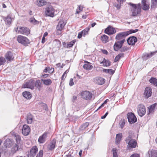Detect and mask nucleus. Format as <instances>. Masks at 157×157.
Masks as SVG:
<instances>
[{
    "label": "nucleus",
    "instance_id": "f257e3e1",
    "mask_svg": "<svg viewBox=\"0 0 157 157\" xmlns=\"http://www.w3.org/2000/svg\"><path fill=\"white\" fill-rule=\"evenodd\" d=\"M129 4L131 6L130 10L132 16H136L140 13L141 6L140 3L138 4H134L130 3H129Z\"/></svg>",
    "mask_w": 157,
    "mask_h": 157
},
{
    "label": "nucleus",
    "instance_id": "f03ea898",
    "mask_svg": "<svg viewBox=\"0 0 157 157\" xmlns=\"http://www.w3.org/2000/svg\"><path fill=\"white\" fill-rule=\"evenodd\" d=\"M17 40L19 43L25 46L29 44V40L27 37L21 35L18 36Z\"/></svg>",
    "mask_w": 157,
    "mask_h": 157
},
{
    "label": "nucleus",
    "instance_id": "7ed1b4c3",
    "mask_svg": "<svg viewBox=\"0 0 157 157\" xmlns=\"http://www.w3.org/2000/svg\"><path fill=\"white\" fill-rule=\"evenodd\" d=\"M127 117L128 121L131 124H134L137 121V118L134 114L132 113H128Z\"/></svg>",
    "mask_w": 157,
    "mask_h": 157
},
{
    "label": "nucleus",
    "instance_id": "20e7f679",
    "mask_svg": "<svg viewBox=\"0 0 157 157\" xmlns=\"http://www.w3.org/2000/svg\"><path fill=\"white\" fill-rule=\"evenodd\" d=\"M137 111L138 115L141 117L143 116L145 114L146 109L145 106L142 104H140L138 105Z\"/></svg>",
    "mask_w": 157,
    "mask_h": 157
},
{
    "label": "nucleus",
    "instance_id": "39448f33",
    "mask_svg": "<svg viewBox=\"0 0 157 157\" xmlns=\"http://www.w3.org/2000/svg\"><path fill=\"white\" fill-rule=\"evenodd\" d=\"M17 29L18 30V32L22 34L27 35L30 33L29 29L26 27H20Z\"/></svg>",
    "mask_w": 157,
    "mask_h": 157
},
{
    "label": "nucleus",
    "instance_id": "423d86ee",
    "mask_svg": "<svg viewBox=\"0 0 157 157\" xmlns=\"http://www.w3.org/2000/svg\"><path fill=\"white\" fill-rule=\"evenodd\" d=\"M82 97L84 99L86 100H89L91 99L92 94L87 91H85L82 92L81 93Z\"/></svg>",
    "mask_w": 157,
    "mask_h": 157
},
{
    "label": "nucleus",
    "instance_id": "0eeeda50",
    "mask_svg": "<svg viewBox=\"0 0 157 157\" xmlns=\"http://www.w3.org/2000/svg\"><path fill=\"white\" fill-rule=\"evenodd\" d=\"M35 81L33 79L30 80L29 82L25 83L23 86L24 88H30L33 89L34 88Z\"/></svg>",
    "mask_w": 157,
    "mask_h": 157
},
{
    "label": "nucleus",
    "instance_id": "6e6552de",
    "mask_svg": "<svg viewBox=\"0 0 157 157\" xmlns=\"http://www.w3.org/2000/svg\"><path fill=\"white\" fill-rule=\"evenodd\" d=\"M54 9L51 6L46 9L45 14L48 16L53 17L54 16Z\"/></svg>",
    "mask_w": 157,
    "mask_h": 157
},
{
    "label": "nucleus",
    "instance_id": "1a4fd4ad",
    "mask_svg": "<svg viewBox=\"0 0 157 157\" xmlns=\"http://www.w3.org/2000/svg\"><path fill=\"white\" fill-rule=\"evenodd\" d=\"M141 8L145 11L148 10L150 8L149 2L146 0H142Z\"/></svg>",
    "mask_w": 157,
    "mask_h": 157
},
{
    "label": "nucleus",
    "instance_id": "9d476101",
    "mask_svg": "<svg viewBox=\"0 0 157 157\" xmlns=\"http://www.w3.org/2000/svg\"><path fill=\"white\" fill-rule=\"evenodd\" d=\"M137 38L134 36L129 37L127 40L128 44L130 45H133L137 41Z\"/></svg>",
    "mask_w": 157,
    "mask_h": 157
},
{
    "label": "nucleus",
    "instance_id": "9b49d317",
    "mask_svg": "<svg viewBox=\"0 0 157 157\" xmlns=\"http://www.w3.org/2000/svg\"><path fill=\"white\" fill-rule=\"evenodd\" d=\"M30 132V128L27 125H24L23 126L22 130V133L23 135L25 136H27Z\"/></svg>",
    "mask_w": 157,
    "mask_h": 157
},
{
    "label": "nucleus",
    "instance_id": "f8f14e48",
    "mask_svg": "<svg viewBox=\"0 0 157 157\" xmlns=\"http://www.w3.org/2000/svg\"><path fill=\"white\" fill-rule=\"evenodd\" d=\"M125 41V39L118 41L115 43L113 46V49H120L122 47V45Z\"/></svg>",
    "mask_w": 157,
    "mask_h": 157
},
{
    "label": "nucleus",
    "instance_id": "ddd939ff",
    "mask_svg": "<svg viewBox=\"0 0 157 157\" xmlns=\"http://www.w3.org/2000/svg\"><path fill=\"white\" fill-rule=\"evenodd\" d=\"M105 32L106 33L110 35L115 33L116 30L114 28L109 26L105 30Z\"/></svg>",
    "mask_w": 157,
    "mask_h": 157
},
{
    "label": "nucleus",
    "instance_id": "4468645a",
    "mask_svg": "<svg viewBox=\"0 0 157 157\" xmlns=\"http://www.w3.org/2000/svg\"><path fill=\"white\" fill-rule=\"evenodd\" d=\"M38 151V148L36 146L33 147L30 150V153L28 157H34Z\"/></svg>",
    "mask_w": 157,
    "mask_h": 157
},
{
    "label": "nucleus",
    "instance_id": "2eb2a0df",
    "mask_svg": "<svg viewBox=\"0 0 157 157\" xmlns=\"http://www.w3.org/2000/svg\"><path fill=\"white\" fill-rule=\"evenodd\" d=\"M48 133V132H45L39 137L38 141L39 143L43 144L46 141Z\"/></svg>",
    "mask_w": 157,
    "mask_h": 157
},
{
    "label": "nucleus",
    "instance_id": "dca6fc26",
    "mask_svg": "<svg viewBox=\"0 0 157 157\" xmlns=\"http://www.w3.org/2000/svg\"><path fill=\"white\" fill-rule=\"evenodd\" d=\"M66 24V21L63 20L60 21L57 25L56 27L57 30H62Z\"/></svg>",
    "mask_w": 157,
    "mask_h": 157
},
{
    "label": "nucleus",
    "instance_id": "f3484780",
    "mask_svg": "<svg viewBox=\"0 0 157 157\" xmlns=\"http://www.w3.org/2000/svg\"><path fill=\"white\" fill-rule=\"evenodd\" d=\"M105 79L101 77H96L94 79V82L99 85L103 84L105 83Z\"/></svg>",
    "mask_w": 157,
    "mask_h": 157
},
{
    "label": "nucleus",
    "instance_id": "a211bd4d",
    "mask_svg": "<svg viewBox=\"0 0 157 157\" xmlns=\"http://www.w3.org/2000/svg\"><path fill=\"white\" fill-rule=\"evenodd\" d=\"M151 88L149 87H146L144 93V95L145 98L147 99L151 96Z\"/></svg>",
    "mask_w": 157,
    "mask_h": 157
},
{
    "label": "nucleus",
    "instance_id": "6ab92c4d",
    "mask_svg": "<svg viewBox=\"0 0 157 157\" xmlns=\"http://www.w3.org/2000/svg\"><path fill=\"white\" fill-rule=\"evenodd\" d=\"M157 52V51L153 52H151L149 54L146 53H144L143 54L142 58L144 60H146L155 54Z\"/></svg>",
    "mask_w": 157,
    "mask_h": 157
},
{
    "label": "nucleus",
    "instance_id": "aec40b11",
    "mask_svg": "<svg viewBox=\"0 0 157 157\" xmlns=\"http://www.w3.org/2000/svg\"><path fill=\"white\" fill-rule=\"evenodd\" d=\"M5 56L7 61H11L14 58L13 53L10 51H9L6 53Z\"/></svg>",
    "mask_w": 157,
    "mask_h": 157
},
{
    "label": "nucleus",
    "instance_id": "412c9836",
    "mask_svg": "<svg viewBox=\"0 0 157 157\" xmlns=\"http://www.w3.org/2000/svg\"><path fill=\"white\" fill-rule=\"evenodd\" d=\"M127 36L126 32H121L118 33L116 36L117 40H120L122 39H125L124 38Z\"/></svg>",
    "mask_w": 157,
    "mask_h": 157
},
{
    "label": "nucleus",
    "instance_id": "4be33fe9",
    "mask_svg": "<svg viewBox=\"0 0 157 157\" xmlns=\"http://www.w3.org/2000/svg\"><path fill=\"white\" fill-rule=\"evenodd\" d=\"M56 143V140L53 139L50 143L48 146L49 150L52 151L55 148Z\"/></svg>",
    "mask_w": 157,
    "mask_h": 157
},
{
    "label": "nucleus",
    "instance_id": "5701e85b",
    "mask_svg": "<svg viewBox=\"0 0 157 157\" xmlns=\"http://www.w3.org/2000/svg\"><path fill=\"white\" fill-rule=\"evenodd\" d=\"M35 86L38 89V90L40 91L42 89L43 84L40 80H37L36 81Z\"/></svg>",
    "mask_w": 157,
    "mask_h": 157
},
{
    "label": "nucleus",
    "instance_id": "b1692460",
    "mask_svg": "<svg viewBox=\"0 0 157 157\" xmlns=\"http://www.w3.org/2000/svg\"><path fill=\"white\" fill-rule=\"evenodd\" d=\"M149 157H157V151L151 150L148 152Z\"/></svg>",
    "mask_w": 157,
    "mask_h": 157
},
{
    "label": "nucleus",
    "instance_id": "393cba45",
    "mask_svg": "<svg viewBox=\"0 0 157 157\" xmlns=\"http://www.w3.org/2000/svg\"><path fill=\"white\" fill-rule=\"evenodd\" d=\"M41 80L43 82L44 84L46 86H49L52 83V80L49 78L48 79H41Z\"/></svg>",
    "mask_w": 157,
    "mask_h": 157
},
{
    "label": "nucleus",
    "instance_id": "a878e982",
    "mask_svg": "<svg viewBox=\"0 0 157 157\" xmlns=\"http://www.w3.org/2000/svg\"><path fill=\"white\" fill-rule=\"evenodd\" d=\"M23 96L24 97L27 99H30L32 97L31 93L28 91H25L22 93Z\"/></svg>",
    "mask_w": 157,
    "mask_h": 157
},
{
    "label": "nucleus",
    "instance_id": "bb28decb",
    "mask_svg": "<svg viewBox=\"0 0 157 157\" xmlns=\"http://www.w3.org/2000/svg\"><path fill=\"white\" fill-rule=\"evenodd\" d=\"M47 2L44 0H37L36 4L39 6H41L47 4Z\"/></svg>",
    "mask_w": 157,
    "mask_h": 157
},
{
    "label": "nucleus",
    "instance_id": "cd10ccee",
    "mask_svg": "<svg viewBox=\"0 0 157 157\" xmlns=\"http://www.w3.org/2000/svg\"><path fill=\"white\" fill-rule=\"evenodd\" d=\"M128 144L130 147L135 148L136 146V142L135 140H131V141H129Z\"/></svg>",
    "mask_w": 157,
    "mask_h": 157
},
{
    "label": "nucleus",
    "instance_id": "c85d7f7f",
    "mask_svg": "<svg viewBox=\"0 0 157 157\" xmlns=\"http://www.w3.org/2000/svg\"><path fill=\"white\" fill-rule=\"evenodd\" d=\"M103 63V66L109 67L110 65L111 62L109 60L104 58L103 61L100 63Z\"/></svg>",
    "mask_w": 157,
    "mask_h": 157
},
{
    "label": "nucleus",
    "instance_id": "c756f323",
    "mask_svg": "<svg viewBox=\"0 0 157 157\" xmlns=\"http://www.w3.org/2000/svg\"><path fill=\"white\" fill-rule=\"evenodd\" d=\"M33 117L32 115L30 113L28 114L27 117V121L28 124H31L32 122Z\"/></svg>",
    "mask_w": 157,
    "mask_h": 157
},
{
    "label": "nucleus",
    "instance_id": "7c9ffc66",
    "mask_svg": "<svg viewBox=\"0 0 157 157\" xmlns=\"http://www.w3.org/2000/svg\"><path fill=\"white\" fill-rule=\"evenodd\" d=\"M157 7V0H151V9H154Z\"/></svg>",
    "mask_w": 157,
    "mask_h": 157
},
{
    "label": "nucleus",
    "instance_id": "2f4dec72",
    "mask_svg": "<svg viewBox=\"0 0 157 157\" xmlns=\"http://www.w3.org/2000/svg\"><path fill=\"white\" fill-rule=\"evenodd\" d=\"M19 146L18 144H15L12 147L11 152L13 153H15L18 150Z\"/></svg>",
    "mask_w": 157,
    "mask_h": 157
},
{
    "label": "nucleus",
    "instance_id": "473e14b6",
    "mask_svg": "<svg viewBox=\"0 0 157 157\" xmlns=\"http://www.w3.org/2000/svg\"><path fill=\"white\" fill-rule=\"evenodd\" d=\"M54 71V69L53 68H50L49 67H46L44 70L43 72L45 73L48 72L49 73H52Z\"/></svg>",
    "mask_w": 157,
    "mask_h": 157
},
{
    "label": "nucleus",
    "instance_id": "72a5a7b5",
    "mask_svg": "<svg viewBox=\"0 0 157 157\" xmlns=\"http://www.w3.org/2000/svg\"><path fill=\"white\" fill-rule=\"evenodd\" d=\"M149 82L155 86H157V79L156 78L152 77L149 80Z\"/></svg>",
    "mask_w": 157,
    "mask_h": 157
},
{
    "label": "nucleus",
    "instance_id": "f704fd0d",
    "mask_svg": "<svg viewBox=\"0 0 157 157\" xmlns=\"http://www.w3.org/2000/svg\"><path fill=\"white\" fill-rule=\"evenodd\" d=\"M101 40L104 43H106L109 41L108 36L105 35L101 36Z\"/></svg>",
    "mask_w": 157,
    "mask_h": 157
},
{
    "label": "nucleus",
    "instance_id": "c9c22d12",
    "mask_svg": "<svg viewBox=\"0 0 157 157\" xmlns=\"http://www.w3.org/2000/svg\"><path fill=\"white\" fill-rule=\"evenodd\" d=\"M11 16L10 14H9L5 19V21L9 25L11 23Z\"/></svg>",
    "mask_w": 157,
    "mask_h": 157
},
{
    "label": "nucleus",
    "instance_id": "e433bc0d",
    "mask_svg": "<svg viewBox=\"0 0 157 157\" xmlns=\"http://www.w3.org/2000/svg\"><path fill=\"white\" fill-rule=\"evenodd\" d=\"M11 142L10 139H8L6 140L4 143L6 147H10L11 146Z\"/></svg>",
    "mask_w": 157,
    "mask_h": 157
},
{
    "label": "nucleus",
    "instance_id": "4c0bfd02",
    "mask_svg": "<svg viewBox=\"0 0 157 157\" xmlns=\"http://www.w3.org/2000/svg\"><path fill=\"white\" fill-rule=\"evenodd\" d=\"M83 67L86 70H89L92 68L93 66L89 63L85 64L83 66Z\"/></svg>",
    "mask_w": 157,
    "mask_h": 157
},
{
    "label": "nucleus",
    "instance_id": "58836bf2",
    "mask_svg": "<svg viewBox=\"0 0 157 157\" xmlns=\"http://www.w3.org/2000/svg\"><path fill=\"white\" fill-rule=\"evenodd\" d=\"M121 136L122 134H117L116 138V142L117 143H119L121 140Z\"/></svg>",
    "mask_w": 157,
    "mask_h": 157
},
{
    "label": "nucleus",
    "instance_id": "ea45409f",
    "mask_svg": "<svg viewBox=\"0 0 157 157\" xmlns=\"http://www.w3.org/2000/svg\"><path fill=\"white\" fill-rule=\"evenodd\" d=\"M124 55L123 53H122L119 54L117 56H116L114 59V62H117L121 57H123L124 56Z\"/></svg>",
    "mask_w": 157,
    "mask_h": 157
},
{
    "label": "nucleus",
    "instance_id": "a19ab883",
    "mask_svg": "<svg viewBox=\"0 0 157 157\" xmlns=\"http://www.w3.org/2000/svg\"><path fill=\"white\" fill-rule=\"evenodd\" d=\"M89 125V123L85 122L81 126L80 129L81 130H82L85 129Z\"/></svg>",
    "mask_w": 157,
    "mask_h": 157
},
{
    "label": "nucleus",
    "instance_id": "79ce46f5",
    "mask_svg": "<svg viewBox=\"0 0 157 157\" xmlns=\"http://www.w3.org/2000/svg\"><path fill=\"white\" fill-rule=\"evenodd\" d=\"M90 28L87 27L81 31L83 36H85L86 35L88 34V33L90 30Z\"/></svg>",
    "mask_w": 157,
    "mask_h": 157
},
{
    "label": "nucleus",
    "instance_id": "37998d69",
    "mask_svg": "<svg viewBox=\"0 0 157 157\" xmlns=\"http://www.w3.org/2000/svg\"><path fill=\"white\" fill-rule=\"evenodd\" d=\"M157 106V103H155L150 106L149 108V112L151 113L153 111L155 106Z\"/></svg>",
    "mask_w": 157,
    "mask_h": 157
},
{
    "label": "nucleus",
    "instance_id": "c03bdc74",
    "mask_svg": "<svg viewBox=\"0 0 157 157\" xmlns=\"http://www.w3.org/2000/svg\"><path fill=\"white\" fill-rule=\"evenodd\" d=\"M138 31V29H136L134 30V29H130V30L127 31H126V33L128 36V35L131 34L132 33H136Z\"/></svg>",
    "mask_w": 157,
    "mask_h": 157
},
{
    "label": "nucleus",
    "instance_id": "a18cd8bd",
    "mask_svg": "<svg viewBox=\"0 0 157 157\" xmlns=\"http://www.w3.org/2000/svg\"><path fill=\"white\" fill-rule=\"evenodd\" d=\"M75 42V40H74L69 43H67V48H70L73 46Z\"/></svg>",
    "mask_w": 157,
    "mask_h": 157
},
{
    "label": "nucleus",
    "instance_id": "49530a36",
    "mask_svg": "<svg viewBox=\"0 0 157 157\" xmlns=\"http://www.w3.org/2000/svg\"><path fill=\"white\" fill-rule=\"evenodd\" d=\"M83 7V6L81 5L78 6V8H77L76 10V13H79L82 10Z\"/></svg>",
    "mask_w": 157,
    "mask_h": 157
},
{
    "label": "nucleus",
    "instance_id": "de8ad7c7",
    "mask_svg": "<svg viewBox=\"0 0 157 157\" xmlns=\"http://www.w3.org/2000/svg\"><path fill=\"white\" fill-rule=\"evenodd\" d=\"M15 140L17 142V144H18L20 143V140H21V137L19 135L17 134H15Z\"/></svg>",
    "mask_w": 157,
    "mask_h": 157
},
{
    "label": "nucleus",
    "instance_id": "09e8293b",
    "mask_svg": "<svg viewBox=\"0 0 157 157\" xmlns=\"http://www.w3.org/2000/svg\"><path fill=\"white\" fill-rule=\"evenodd\" d=\"M6 62V60L5 58L3 57H0V66L4 64Z\"/></svg>",
    "mask_w": 157,
    "mask_h": 157
},
{
    "label": "nucleus",
    "instance_id": "8fccbe9b",
    "mask_svg": "<svg viewBox=\"0 0 157 157\" xmlns=\"http://www.w3.org/2000/svg\"><path fill=\"white\" fill-rule=\"evenodd\" d=\"M117 1L118 3H119V4H117L116 7L118 9H119L120 8V5L121 4L123 3V2H125V0H117Z\"/></svg>",
    "mask_w": 157,
    "mask_h": 157
},
{
    "label": "nucleus",
    "instance_id": "3c124183",
    "mask_svg": "<svg viewBox=\"0 0 157 157\" xmlns=\"http://www.w3.org/2000/svg\"><path fill=\"white\" fill-rule=\"evenodd\" d=\"M125 121L124 119L121 120L120 121L119 125H120L121 128H122L124 127V125L125 124Z\"/></svg>",
    "mask_w": 157,
    "mask_h": 157
},
{
    "label": "nucleus",
    "instance_id": "603ef678",
    "mask_svg": "<svg viewBox=\"0 0 157 157\" xmlns=\"http://www.w3.org/2000/svg\"><path fill=\"white\" fill-rule=\"evenodd\" d=\"M112 151L113 153V157H118V155L117 152V149L116 148H113L112 149Z\"/></svg>",
    "mask_w": 157,
    "mask_h": 157
},
{
    "label": "nucleus",
    "instance_id": "864d4df0",
    "mask_svg": "<svg viewBox=\"0 0 157 157\" xmlns=\"http://www.w3.org/2000/svg\"><path fill=\"white\" fill-rule=\"evenodd\" d=\"M43 150H40L39 153L37 154L36 157H42L43 155Z\"/></svg>",
    "mask_w": 157,
    "mask_h": 157
},
{
    "label": "nucleus",
    "instance_id": "5fc2aeb1",
    "mask_svg": "<svg viewBox=\"0 0 157 157\" xmlns=\"http://www.w3.org/2000/svg\"><path fill=\"white\" fill-rule=\"evenodd\" d=\"M132 140L131 139V136L130 135H129L127 137L125 141L127 143H128V142H129V141H131V140Z\"/></svg>",
    "mask_w": 157,
    "mask_h": 157
},
{
    "label": "nucleus",
    "instance_id": "6e6d98bb",
    "mask_svg": "<svg viewBox=\"0 0 157 157\" xmlns=\"http://www.w3.org/2000/svg\"><path fill=\"white\" fill-rule=\"evenodd\" d=\"M69 85L70 86H72L74 85V83L73 82V79L72 78H71L70 79V81L69 83Z\"/></svg>",
    "mask_w": 157,
    "mask_h": 157
},
{
    "label": "nucleus",
    "instance_id": "4d7b16f0",
    "mask_svg": "<svg viewBox=\"0 0 157 157\" xmlns=\"http://www.w3.org/2000/svg\"><path fill=\"white\" fill-rule=\"evenodd\" d=\"M77 99V96H74L72 98V101L73 102H75Z\"/></svg>",
    "mask_w": 157,
    "mask_h": 157
},
{
    "label": "nucleus",
    "instance_id": "13d9d810",
    "mask_svg": "<svg viewBox=\"0 0 157 157\" xmlns=\"http://www.w3.org/2000/svg\"><path fill=\"white\" fill-rule=\"evenodd\" d=\"M30 22L31 23L35 24L36 21L34 18H31L30 20Z\"/></svg>",
    "mask_w": 157,
    "mask_h": 157
},
{
    "label": "nucleus",
    "instance_id": "bf43d9fd",
    "mask_svg": "<svg viewBox=\"0 0 157 157\" xmlns=\"http://www.w3.org/2000/svg\"><path fill=\"white\" fill-rule=\"evenodd\" d=\"M109 74L110 75H113L115 72V71L113 70L112 69H109Z\"/></svg>",
    "mask_w": 157,
    "mask_h": 157
},
{
    "label": "nucleus",
    "instance_id": "052dcab7",
    "mask_svg": "<svg viewBox=\"0 0 157 157\" xmlns=\"http://www.w3.org/2000/svg\"><path fill=\"white\" fill-rule=\"evenodd\" d=\"M56 66L57 67H60L61 68H62L63 67V64L61 65L60 63H58L56 64Z\"/></svg>",
    "mask_w": 157,
    "mask_h": 157
},
{
    "label": "nucleus",
    "instance_id": "680f3d73",
    "mask_svg": "<svg viewBox=\"0 0 157 157\" xmlns=\"http://www.w3.org/2000/svg\"><path fill=\"white\" fill-rule=\"evenodd\" d=\"M82 36H83V34L82 33V32H81L78 33V38H81Z\"/></svg>",
    "mask_w": 157,
    "mask_h": 157
},
{
    "label": "nucleus",
    "instance_id": "e2e57ef3",
    "mask_svg": "<svg viewBox=\"0 0 157 157\" xmlns=\"http://www.w3.org/2000/svg\"><path fill=\"white\" fill-rule=\"evenodd\" d=\"M49 76V75L48 74H44V75H43L41 76V77H43L44 78H46L48 77Z\"/></svg>",
    "mask_w": 157,
    "mask_h": 157
},
{
    "label": "nucleus",
    "instance_id": "0e129e2a",
    "mask_svg": "<svg viewBox=\"0 0 157 157\" xmlns=\"http://www.w3.org/2000/svg\"><path fill=\"white\" fill-rule=\"evenodd\" d=\"M102 52L103 53V54L107 55L108 54V52L106 51V50H101Z\"/></svg>",
    "mask_w": 157,
    "mask_h": 157
},
{
    "label": "nucleus",
    "instance_id": "69168bd1",
    "mask_svg": "<svg viewBox=\"0 0 157 157\" xmlns=\"http://www.w3.org/2000/svg\"><path fill=\"white\" fill-rule=\"evenodd\" d=\"M108 112H107L103 116L101 117V119H103L105 118L106 117V116L108 115Z\"/></svg>",
    "mask_w": 157,
    "mask_h": 157
},
{
    "label": "nucleus",
    "instance_id": "338daca9",
    "mask_svg": "<svg viewBox=\"0 0 157 157\" xmlns=\"http://www.w3.org/2000/svg\"><path fill=\"white\" fill-rule=\"evenodd\" d=\"M43 106L45 110H47L48 109V108L47 106V105L45 104H43Z\"/></svg>",
    "mask_w": 157,
    "mask_h": 157
},
{
    "label": "nucleus",
    "instance_id": "774afa93",
    "mask_svg": "<svg viewBox=\"0 0 157 157\" xmlns=\"http://www.w3.org/2000/svg\"><path fill=\"white\" fill-rule=\"evenodd\" d=\"M130 157H140V156L138 154H133Z\"/></svg>",
    "mask_w": 157,
    "mask_h": 157
}]
</instances>
